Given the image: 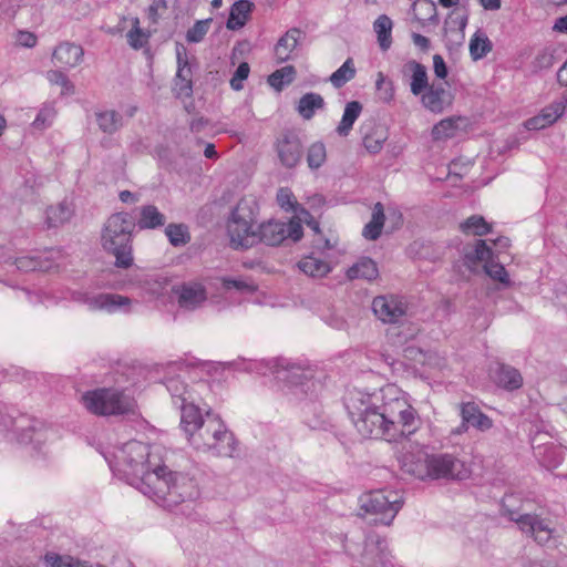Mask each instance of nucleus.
Instances as JSON below:
<instances>
[{"label":"nucleus","mask_w":567,"mask_h":567,"mask_svg":"<svg viewBox=\"0 0 567 567\" xmlns=\"http://www.w3.org/2000/svg\"><path fill=\"white\" fill-rule=\"evenodd\" d=\"M344 405L357 431L364 439L399 443L410 439L422 425L409 395L393 383L373 393L349 391Z\"/></svg>","instance_id":"nucleus-1"},{"label":"nucleus","mask_w":567,"mask_h":567,"mask_svg":"<svg viewBox=\"0 0 567 567\" xmlns=\"http://www.w3.org/2000/svg\"><path fill=\"white\" fill-rule=\"evenodd\" d=\"M165 454L162 444L150 445L144 471V495L167 509L196 502L200 496L197 481L187 473L172 471L164 463Z\"/></svg>","instance_id":"nucleus-2"},{"label":"nucleus","mask_w":567,"mask_h":567,"mask_svg":"<svg viewBox=\"0 0 567 567\" xmlns=\"http://www.w3.org/2000/svg\"><path fill=\"white\" fill-rule=\"evenodd\" d=\"M134 228V219L124 213L112 215L104 224L102 246L115 257L117 268H128L133 262L131 239Z\"/></svg>","instance_id":"nucleus-3"},{"label":"nucleus","mask_w":567,"mask_h":567,"mask_svg":"<svg viewBox=\"0 0 567 567\" xmlns=\"http://www.w3.org/2000/svg\"><path fill=\"white\" fill-rule=\"evenodd\" d=\"M188 442L196 450L212 451L214 455L229 457L233 456L236 444L234 434L212 411L206 412L205 421L194 434H190Z\"/></svg>","instance_id":"nucleus-4"},{"label":"nucleus","mask_w":567,"mask_h":567,"mask_svg":"<svg viewBox=\"0 0 567 567\" xmlns=\"http://www.w3.org/2000/svg\"><path fill=\"white\" fill-rule=\"evenodd\" d=\"M259 207L254 198L244 197L231 209L226 230L233 248L248 249L256 246V231L254 226L257 221Z\"/></svg>","instance_id":"nucleus-5"},{"label":"nucleus","mask_w":567,"mask_h":567,"mask_svg":"<svg viewBox=\"0 0 567 567\" xmlns=\"http://www.w3.org/2000/svg\"><path fill=\"white\" fill-rule=\"evenodd\" d=\"M85 409L95 415H120L133 411L135 401L127 394L113 389H96L82 395Z\"/></svg>","instance_id":"nucleus-6"},{"label":"nucleus","mask_w":567,"mask_h":567,"mask_svg":"<svg viewBox=\"0 0 567 567\" xmlns=\"http://www.w3.org/2000/svg\"><path fill=\"white\" fill-rule=\"evenodd\" d=\"M360 508L365 514L377 516L375 522L390 525L402 507V497L396 491L377 489L363 494Z\"/></svg>","instance_id":"nucleus-7"},{"label":"nucleus","mask_w":567,"mask_h":567,"mask_svg":"<svg viewBox=\"0 0 567 567\" xmlns=\"http://www.w3.org/2000/svg\"><path fill=\"white\" fill-rule=\"evenodd\" d=\"M302 235V226L296 219H290L288 223L269 219L261 223L255 234L256 245L265 244L267 246H278L287 238L298 241Z\"/></svg>","instance_id":"nucleus-8"},{"label":"nucleus","mask_w":567,"mask_h":567,"mask_svg":"<svg viewBox=\"0 0 567 567\" xmlns=\"http://www.w3.org/2000/svg\"><path fill=\"white\" fill-rule=\"evenodd\" d=\"M141 458H142V444L141 442L133 440L128 441L118 451L116 455L117 460V474L126 483L136 489L141 488L142 477L141 472Z\"/></svg>","instance_id":"nucleus-9"},{"label":"nucleus","mask_w":567,"mask_h":567,"mask_svg":"<svg viewBox=\"0 0 567 567\" xmlns=\"http://www.w3.org/2000/svg\"><path fill=\"white\" fill-rule=\"evenodd\" d=\"M429 480H466L471 475L466 464L450 453L430 454Z\"/></svg>","instance_id":"nucleus-10"},{"label":"nucleus","mask_w":567,"mask_h":567,"mask_svg":"<svg viewBox=\"0 0 567 567\" xmlns=\"http://www.w3.org/2000/svg\"><path fill=\"white\" fill-rule=\"evenodd\" d=\"M374 315L384 323H399L406 315L408 306L396 296H378L372 301Z\"/></svg>","instance_id":"nucleus-11"},{"label":"nucleus","mask_w":567,"mask_h":567,"mask_svg":"<svg viewBox=\"0 0 567 567\" xmlns=\"http://www.w3.org/2000/svg\"><path fill=\"white\" fill-rule=\"evenodd\" d=\"M507 515L522 532L530 534L537 543L545 544L551 538L553 529L546 519L533 514L517 515L514 511H508Z\"/></svg>","instance_id":"nucleus-12"},{"label":"nucleus","mask_w":567,"mask_h":567,"mask_svg":"<svg viewBox=\"0 0 567 567\" xmlns=\"http://www.w3.org/2000/svg\"><path fill=\"white\" fill-rule=\"evenodd\" d=\"M177 72L174 79V92L181 97H188L193 93V69L188 60L187 50L183 44L176 45Z\"/></svg>","instance_id":"nucleus-13"},{"label":"nucleus","mask_w":567,"mask_h":567,"mask_svg":"<svg viewBox=\"0 0 567 567\" xmlns=\"http://www.w3.org/2000/svg\"><path fill=\"white\" fill-rule=\"evenodd\" d=\"M362 564L367 567H392L386 540L371 534L365 539Z\"/></svg>","instance_id":"nucleus-14"},{"label":"nucleus","mask_w":567,"mask_h":567,"mask_svg":"<svg viewBox=\"0 0 567 567\" xmlns=\"http://www.w3.org/2000/svg\"><path fill=\"white\" fill-rule=\"evenodd\" d=\"M461 425L453 431L454 434H462L473 426L480 431H487L493 426V421L474 402H463L460 404Z\"/></svg>","instance_id":"nucleus-15"},{"label":"nucleus","mask_w":567,"mask_h":567,"mask_svg":"<svg viewBox=\"0 0 567 567\" xmlns=\"http://www.w3.org/2000/svg\"><path fill=\"white\" fill-rule=\"evenodd\" d=\"M181 308L194 310L207 299L206 288L197 281H188L173 288Z\"/></svg>","instance_id":"nucleus-16"},{"label":"nucleus","mask_w":567,"mask_h":567,"mask_svg":"<svg viewBox=\"0 0 567 567\" xmlns=\"http://www.w3.org/2000/svg\"><path fill=\"white\" fill-rule=\"evenodd\" d=\"M85 305L91 310H104L106 312L128 311L133 300L126 296L116 293H99L95 296H86Z\"/></svg>","instance_id":"nucleus-17"},{"label":"nucleus","mask_w":567,"mask_h":567,"mask_svg":"<svg viewBox=\"0 0 567 567\" xmlns=\"http://www.w3.org/2000/svg\"><path fill=\"white\" fill-rule=\"evenodd\" d=\"M277 378L290 386L301 388L305 393L313 386L311 370L296 363H287L282 369L277 370Z\"/></svg>","instance_id":"nucleus-18"},{"label":"nucleus","mask_w":567,"mask_h":567,"mask_svg":"<svg viewBox=\"0 0 567 567\" xmlns=\"http://www.w3.org/2000/svg\"><path fill=\"white\" fill-rule=\"evenodd\" d=\"M430 454L422 446L416 452H405L400 458L401 468L419 480H427L429 477V462Z\"/></svg>","instance_id":"nucleus-19"},{"label":"nucleus","mask_w":567,"mask_h":567,"mask_svg":"<svg viewBox=\"0 0 567 567\" xmlns=\"http://www.w3.org/2000/svg\"><path fill=\"white\" fill-rule=\"evenodd\" d=\"M84 50L80 44L73 42H61L52 52L54 65L73 69L82 63Z\"/></svg>","instance_id":"nucleus-20"},{"label":"nucleus","mask_w":567,"mask_h":567,"mask_svg":"<svg viewBox=\"0 0 567 567\" xmlns=\"http://www.w3.org/2000/svg\"><path fill=\"white\" fill-rule=\"evenodd\" d=\"M74 215V206L68 200L50 205L44 210V224L47 228H58L69 223Z\"/></svg>","instance_id":"nucleus-21"},{"label":"nucleus","mask_w":567,"mask_h":567,"mask_svg":"<svg viewBox=\"0 0 567 567\" xmlns=\"http://www.w3.org/2000/svg\"><path fill=\"white\" fill-rule=\"evenodd\" d=\"M107 32L111 34L125 33L127 44L132 49L140 50L142 48V29L138 17H124L115 29H109Z\"/></svg>","instance_id":"nucleus-22"},{"label":"nucleus","mask_w":567,"mask_h":567,"mask_svg":"<svg viewBox=\"0 0 567 567\" xmlns=\"http://www.w3.org/2000/svg\"><path fill=\"white\" fill-rule=\"evenodd\" d=\"M181 409V426L185 432L187 440H189L190 434H194L200 423L205 421V416L202 415L199 408L194 403V399L179 404Z\"/></svg>","instance_id":"nucleus-23"},{"label":"nucleus","mask_w":567,"mask_h":567,"mask_svg":"<svg viewBox=\"0 0 567 567\" xmlns=\"http://www.w3.org/2000/svg\"><path fill=\"white\" fill-rule=\"evenodd\" d=\"M422 103L431 112L442 113L451 104L450 94L441 84H432L422 95Z\"/></svg>","instance_id":"nucleus-24"},{"label":"nucleus","mask_w":567,"mask_h":567,"mask_svg":"<svg viewBox=\"0 0 567 567\" xmlns=\"http://www.w3.org/2000/svg\"><path fill=\"white\" fill-rule=\"evenodd\" d=\"M255 8L254 2L249 0H238L230 7V12L226 27L229 30L241 29L250 18V13Z\"/></svg>","instance_id":"nucleus-25"},{"label":"nucleus","mask_w":567,"mask_h":567,"mask_svg":"<svg viewBox=\"0 0 567 567\" xmlns=\"http://www.w3.org/2000/svg\"><path fill=\"white\" fill-rule=\"evenodd\" d=\"M534 450L542 464L549 470L557 468L566 455L565 449L555 443L538 444L534 446Z\"/></svg>","instance_id":"nucleus-26"},{"label":"nucleus","mask_w":567,"mask_h":567,"mask_svg":"<svg viewBox=\"0 0 567 567\" xmlns=\"http://www.w3.org/2000/svg\"><path fill=\"white\" fill-rule=\"evenodd\" d=\"M301 37V31L297 28L289 29L275 45V55L278 61H288L297 48Z\"/></svg>","instance_id":"nucleus-27"},{"label":"nucleus","mask_w":567,"mask_h":567,"mask_svg":"<svg viewBox=\"0 0 567 567\" xmlns=\"http://www.w3.org/2000/svg\"><path fill=\"white\" fill-rule=\"evenodd\" d=\"M495 383L506 390L519 389L523 384V378L519 371L511 365L501 364L493 374Z\"/></svg>","instance_id":"nucleus-28"},{"label":"nucleus","mask_w":567,"mask_h":567,"mask_svg":"<svg viewBox=\"0 0 567 567\" xmlns=\"http://www.w3.org/2000/svg\"><path fill=\"white\" fill-rule=\"evenodd\" d=\"M405 66L412 72L411 92L414 95H420L430 86L426 68L414 60L408 62Z\"/></svg>","instance_id":"nucleus-29"},{"label":"nucleus","mask_w":567,"mask_h":567,"mask_svg":"<svg viewBox=\"0 0 567 567\" xmlns=\"http://www.w3.org/2000/svg\"><path fill=\"white\" fill-rule=\"evenodd\" d=\"M379 270L377 264L371 258H361L357 264L347 271L350 280L365 279L373 280L378 277Z\"/></svg>","instance_id":"nucleus-30"},{"label":"nucleus","mask_w":567,"mask_h":567,"mask_svg":"<svg viewBox=\"0 0 567 567\" xmlns=\"http://www.w3.org/2000/svg\"><path fill=\"white\" fill-rule=\"evenodd\" d=\"M298 267L305 275L311 278H322L331 271L330 265L327 261L313 256L302 258L298 262Z\"/></svg>","instance_id":"nucleus-31"},{"label":"nucleus","mask_w":567,"mask_h":567,"mask_svg":"<svg viewBox=\"0 0 567 567\" xmlns=\"http://www.w3.org/2000/svg\"><path fill=\"white\" fill-rule=\"evenodd\" d=\"M323 107V97L318 93L310 92L300 97L297 111L302 118L310 120L313 117L317 110H322Z\"/></svg>","instance_id":"nucleus-32"},{"label":"nucleus","mask_w":567,"mask_h":567,"mask_svg":"<svg viewBox=\"0 0 567 567\" xmlns=\"http://www.w3.org/2000/svg\"><path fill=\"white\" fill-rule=\"evenodd\" d=\"M164 384L171 393L175 404H183L194 399L188 385L179 375L167 378Z\"/></svg>","instance_id":"nucleus-33"},{"label":"nucleus","mask_w":567,"mask_h":567,"mask_svg":"<svg viewBox=\"0 0 567 567\" xmlns=\"http://www.w3.org/2000/svg\"><path fill=\"white\" fill-rule=\"evenodd\" d=\"M392 28L393 22L386 14L379 16L373 22V30L382 51L389 50L392 44Z\"/></svg>","instance_id":"nucleus-34"},{"label":"nucleus","mask_w":567,"mask_h":567,"mask_svg":"<svg viewBox=\"0 0 567 567\" xmlns=\"http://www.w3.org/2000/svg\"><path fill=\"white\" fill-rule=\"evenodd\" d=\"M384 209L381 203H377L372 209L371 220L364 226L362 235L369 240H375L380 237L384 225Z\"/></svg>","instance_id":"nucleus-35"},{"label":"nucleus","mask_w":567,"mask_h":567,"mask_svg":"<svg viewBox=\"0 0 567 567\" xmlns=\"http://www.w3.org/2000/svg\"><path fill=\"white\" fill-rule=\"evenodd\" d=\"M361 111L362 104L360 102L351 101L347 103L341 122L337 127V132L339 133L340 136H347L349 134L354 122L360 116Z\"/></svg>","instance_id":"nucleus-36"},{"label":"nucleus","mask_w":567,"mask_h":567,"mask_svg":"<svg viewBox=\"0 0 567 567\" xmlns=\"http://www.w3.org/2000/svg\"><path fill=\"white\" fill-rule=\"evenodd\" d=\"M462 117H447L440 121L432 130L435 141L455 138L460 128L458 123L464 122Z\"/></svg>","instance_id":"nucleus-37"},{"label":"nucleus","mask_w":567,"mask_h":567,"mask_svg":"<svg viewBox=\"0 0 567 567\" xmlns=\"http://www.w3.org/2000/svg\"><path fill=\"white\" fill-rule=\"evenodd\" d=\"M414 17L422 23H437V8L433 0H416L413 3Z\"/></svg>","instance_id":"nucleus-38"},{"label":"nucleus","mask_w":567,"mask_h":567,"mask_svg":"<svg viewBox=\"0 0 567 567\" xmlns=\"http://www.w3.org/2000/svg\"><path fill=\"white\" fill-rule=\"evenodd\" d=\"M491 258L492 250L483 239L476 240L475 246L467 250L464 255V260L468 268H472L477 262H489Z\"/></svg>","instance_id":"nucleus-39"},{"label":"nucleus","mask_w":567,"mask_h":567,"mask_svg":"<svg viewBox=\"0 0 567 567\" xmlns=\"http://www.w3.org/2000/svg\"><path fill=\"white\" fill-rule=\"evenodd\" d=\"M277 152L280 163L287 168L295 167L302 156L300 144H278Z\"/></svg>","instance_id":"nucleus-40"},{"label":"nucleus","mask_w":567,"mask_h":567,"mask_svg":"<svg viewBox=\"0 0 567 567\" xmlns=\"http://www.w3.org/2000/svg\"><path fill=\"white\" fill-rule=\"evenodd\" d=\"M460 229L466 235L484 236L491 231V225L483 216L472 215L460 225Z\"/></svg>","instance_id":"nucleus-41"},{"label":"nucleus","mask_w":567,"mask_h":567,"mask_svg":"<svg viewBox=\"0 0 567 567\" xmlns=\"http://www.w3.org/2000/svg\"><path fill=\"white\" fill-rule=\"evenodd\" d=\"M492 50V42L482 32H476L470 41V54L474 61L483 59Z\"/></svg>","instance_id":"nucleus-42"},{"label":"nucleus","mask_w":567,"mask_h":567,"mask_svg":"<svg viewBox=\"0 0 567 567\" xmlns=\"http://www.w3.org/2000/svg\"><path fill=\"white\" fill-rule=\"evenodd\" d=\"M355 72L353 60L349 58L330 75V82L334 87L340 89L355 76Z\"/></svg>","instance_id":"nucleus-43"},{"label":"nucleus","mask_w":567,"mask_h":567,"mask_svg":"<svg viewBox=\"0 0 567 567\" xmlns=\"http://www.w3.org/2000/svg\"><path fill=\"white\" fill-rule=\"evenodd\" d=\"M168 241L174 247L185 246L190 240L188 227L184 224H169L165 228Z\"/></svg>","instance_id":"nucleus-44"},{"label":"nucleus","mask_w":567,"mask_h":567,"mask_svg":"<svg viewBox=\"0 0 567 567\" xmlns=\"http://www.w3.org/2000/svg\"><path fill=\"white\" fill-rule=\"evenodd\" d=\"M295 75V68L292 65H287L271 73L268 76V83L277 91H280L285 85L290 84L293 81Z\"/></svg>","instance_id":"nucleus-45"},{"label":"nucleus","mask_w":567,"mask_h":567,"mask_svg":"<svg viewBox=\"0 0 567 567\" xmlns=\"http://www.w3.org/2000/svg\"><path fill=\"white\" fill-rule=\"evenodd\" d=\"M47 79L52 85L61 87L62 95L75 94V85L69 79V76L60 70H49L47 72Z\"/></svg>","instance_id":"nucleus-46"},{"label":"nucleus","mask_w":567,"mask_h":567,"mask_svg":"<svg viewBox=\"0 0 567 567\" xmlns=\"http://www.w3.org/2000/svg\"><path fill=\"white\" fill-rule=\"evenodd\" d=\"M6 262L16 265L19 270L33 271V270H48L49 267L38 258L32 256H22L18 258L9 257Z\"/></svg>","instance_id":"nucleus-47"},{"label":"nucleus","mask_w":567,"mask_h":567,"mask_svg":"<svg viewBox=\"0 0 567 567\" xmlns=\"http://www.w3.org/2000/svg\"><path fill=\"white\" fill-rule=\"evenodd\" d=\"M96 122L103 132L113 133L121 125V116L115 111H103L96 113Z\"/></svg>","instance_id":"nucleus-48"},{"label":"nucleus","mask_w":567,"mask_h":567,"mask_svg":"<svg viewBox=\"0 0 567 567\" xmlns=\"http://www.w3.org/2000/svg\"><path fill=\"white\" fill-rule=\"evenodd\" d=\"M565 109L566 100L560 99L544 107L538 115L544 120L545 124L551 125L564 114Z\"/></svg>","instance_id":"nucleus-49"},{"label":"nucleus","mask_w":567,"mask_h":567,"mask_svg":"<svg viewBox=\"0 0 567 567\" xmlns=\"http://www.w3.org/2000/svg\"><path fill=\"white\" fill-rule=\"evenodd\" d=\"M166 217L155 206H144V228H158L164 226Z\"/></svg>","instance_id":"nucleus-50"},{"label":"nucleus","mask_w":567,"mask_h":567,"mask_svg":"<svg viewBox=\"0 0 567 567\" xmlns=\"http://www.w3.org/2000/svg\"><path fill=\"white\" fill-rule=\"evenodd\" d=\"M484 269L493 280L499 281L504 286L511 285L508 272L502 264L489 261L484 265Z\"/></svg>","instance_id":"nucleus-51"},{"label":"nucleus","mask_w":567,"mask_h":567,"mask_svg":"<svg viewBox=\"0 0 567 567\" xmlns=\"http://www.w3.org/2000/svg\"><path fill=\"white\" fill-rule=\"evenodd\" d=\"M327 158L324 144H311L308 150L307 162L312 169L320 167Z\"/></svg>","instance_id":"nucleus-52"},{"label":"nucleus","mask_w":567,"mask_h":567,"mask_svg":"<svg viewBox=\"0 0 567 567\" xmlns=\"http://www.w3.org/2000/svg\"><path fill=\"white\" fill-rule=\"evenodd\" d=\"M221 285H223V288L226 290L235 289L240 292H254L257 289L252 281H247L241 278L224 277V278H221Z\"/></svg>","instance_id":"nucleus-53"},{"label":"nucleus","mask_w":567,"mask_h":567,"mask_svg":"<svg viewBox=\"0 0 567 567\" xmlns=\"http://www.w3.org/2000/svg\"><path fill=\"white\" fill-rule=\"evenodd\" d=\"M210 19L197 21L186 33V40L192 43L200 42L208 31Z\"/></svg>","instance_id":"nucleus-54"},{"label":"nucleus","mask_w":567,"mask_h":567,"mask_svg":"<svg viewBox=\"0 0 567 567\" xmlns=\"http://www.w3.org/2000/svg\"><path fill=\"white\" fill-rule=\"evenodd\" d=\"M76 560L71 556H62L55 553H48L44 556V561L49 567H75Z\"/></svg>","instance_id":"nucleus-55"},{"label":"nucleus","mask_w":567,"mask_h":567,"mask_svg":"<svg viewBox=\"0 0 567 567\" xmlns=\"http://www.w3.org/2000/svg\"><path fill=\"white\" fill-rule=\"evenodd\" d=\"M250 72L249 64L241 62L230 79V86L235 91H240L244 87V81L247 80Z\"/></svg>","instance_id":"nucleus-56"},{"label":"nucleus","mask_w":567,"mask_h":567,"mask_svg":"<svg viewBox=\"0 0 567 567\" xmlns=\"http://www.w3.org/2000/svg\"><path fill=\"white\" fill-rule=\"evenodd\" d=\"M277 203L282 209L287 212L295 210V206L297 204L292 192L287 187H281L278 189Z\"/></svg>","instance_id":"nucleus-57"},{"label":"nucleus","mask_w":567,"mask_h":567,"mask_svg":"<svg viewBox=\"0 0 567 567\" xmlns=\"http://www.w3.org/2000/svg\"><path fill=\"white\" fill-rule=\"evenodd\" d=\"M375 123L373 121L364 122L360 127V133L362 135V142H384L385 137L381 135H377Z\"/></svg>","instance_id":"nucleus-58"},{"label":"nucleus","mask_w":567,"mask_h":567,"mask_svg":"<svg viewBox=\"0 0 567 567\" xmlns=\"http://www.w3.org/2000/svg\"><path fill=\"white\" fill-rule=\"evenodd\" d=\"M55 109L51 105H45L43 106L38 116L35 117L34 122H33V126L35 128H42L45 123H50L53 117L55 116Z\"/></svg>","instance_id":"nucleus-59"},{"label":"nucleus","mask_w":567,"mask_h":567,"mask_svg":"<svg viewBox=\"0 0 567 567\" xmlns=\"http://www.w3.org/2000/svg\"><path fill=\"white\" fill-rule=\"evenodd\" d=\"M433 70L439 79H445L447 76V66L440 54L433 55Z\"/></svg>","instance_id":"nucleus-60"},{"label":"nucleus","mask_w":567,"mask_h":567,"mask_svg":"<svg viewBox=\"0 0 567 567\" xmlns=\"http://www.w3.org/2000/svg\"><path fill=\"white\" fill-rule=\"evenodd\" d=\"M17 42L21 47L33 48L37 43V37L28 31H20L17 35Z\"/></svg>","instance_id":"nucleus-61"},{"label":"nucleus","mask_w":567,"mask_h":567,"mask_svg":"<svg viewBox=\"0 0 567 567\" xmlns=\"http://www.w3.org/2000/svg\"><path fill=\"white\" fill-rule=\"evenodd\" d=\"M524 126L528 131H538V130H543V128L549 126V124H545L544 120L539 115H536L532 118H528L524 123Z\"/></svg>","instance_id":"nucleus-62"},{"label":"nucleus","mask_w":567,"mask_h":567,"mask_svg":"<svg viewBox=\"0 0 567 567\" xmlns=\"http://www.w3.org/2000/svg\"><path fill=\"white\" fill-rule=\"evenodd\" d=\"M455 23L458 24L460 30L458 31H453L452 35L455 37V44L460 45L462 43L463 39H464L463 30L466 27L467 17L466 16L457 17Z\"/></svg>","instance_id":"nucleus-63"},{"label":"nucleus","mask_w":567,"mask_h":567,"mask_svg":"<svg viewBox=\"0 0 567 567\" xmlns=\"http://www.w3.org/2000/svg\"><path fill=\"white\" fill-rule=\"evenodd\" d=\"M412 40L413 43L422 50H427L430 48V40L420 33H413Z\"/></svg>","instance_id":"nucleus-64"}]
</instances>
